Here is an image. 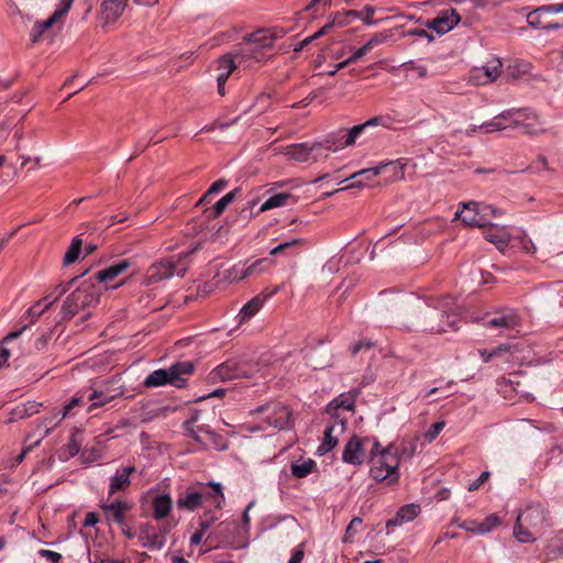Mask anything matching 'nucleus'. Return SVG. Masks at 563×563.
<instances>
[{
	"label": "nucleus",
	"mask_w": 563,
	"mask_h": 563,
	"mask_svg": "<svg viewBox=\"0 0 563 563\" xmlns=\"http://www.w3.org/2000/svg\"><path fill=\"white\" fill-rule=\"evenodd\" d=\"M389 35L387 33H376L366 42V44L369 45V49H372L375 46L385 43Z\"/></svg>",
	"instance_id": "nucleus-60"
},
{
	"label": "nucleus",
	"mask_w": 563,
	"mask_h": 563,
	"mask_svg": "<svg viewBox=\"0 0 563 563\" xmlns=\"http://www.w3.org/2000/svg\"><path fill=\"white\" fill-rule=\"evenodd\" d=\"M253 368L246 362L229 360L212 372L214 379L232 380L238 378L251 377Z\"/></svg>",
	"instance_id": "nucleus-9"
},
{
	"label": "nucleus",
	"mask_w": 563,
	"mask_h": 563,
	"mask_svg": "<svg viewBox=\"0 0 563 563\" xmlns=\"http://www.w3.org/2000/svg\"><path fill=\"white\" fill-rule=\"evenodd\" d=\"M134 466H125L111 477L109 485V496L119 492H124L131 484L130 476L135 472Z\"/></svg>",
	"instance_id": "nucleus-24"
},
{
	"label": "nucleus",
	"mask_w": 563,
	"mask_h": 563,
	"mask_svg": "<svg viewBox=\"0 0 563 563\" xmlns=\"http://www.w3.org/2000/svg\"><path fill=\"white\" fill-rule=\"evenodd\" d=\"M342 460L352 465H360L364 460V449L358 437H352L344 446Z\"/></svg>",
	"instance_id": "nucleus-19"
},
{
	"label": "nucleus",
	"mask_w": 563,
	"mask_h": 563,
	"mask_svg": "<svg viewBox=\"0 0 563 563\" xmlns=\"http://www.w3.org/2000/svg\"><path fill=\"white\" fill-rule=\"evenodd\" d=\"M345 129H339L334 132L329 133L322 142H319L321 152H336L339 150L349 147V145L345 144Z\"/></svg>",
	"instance_id": "nucleus-30"
},
{
	"label": "nucleus",
	"mask_w": 563,
	"mask_h": 563,
	"mask_svg": "<svg viewBox=\"0 0 563 563\" xmlns=\"http://www.w3.org/2000/svg\"><path fill=\"white\" fill-rule=\"evenodd\" d=\"M545 520L544 509L541 505L528 506L517 516L518 523L527 526V528H537Z\"/></svg>",
	"instance_id": "nucleus-18"
},
{
	"label": "nucleus",
	"mask_w": 563,
	"mask_h": 563,
	"mask_svg": "<svg viewBox=\"0 0 563 563\" xmlns=\"http://www.w3.org/2000/svg\"><path fill=\"white\" fill-rule=\"evenodd\" d=\"M530 529L531 528H527V526H523L522 523H518V521H516L514 534L519 542H531L534 540V538L532 537Z\"/></svg>",
	"instance_id": "nucleus-47"
},
{
	"label": "nucleus",
	"mask_w": 563,
	"mask_h": 563,
	"mask_svg": "<svg viewBox=\"0 0 563 563\" xmlns=\"http://www.w3.org/2000/svg\"><path fill=\"white\" fill-rule=\"evenodd\" d=\"M515 114L516 112L511 111V109L505 110L492 120L482 123L481 129H483L484 134H488L512 128L511 117Z\"/></svg>",
	"instance_id": "nucleus-20"
},
{
	"label": "nucleus",
	"mask_w": 563,
	"mask_h": 563,
	"mask_svg": "<svg viewBox=\"0 0 563 563\" xmlns=\"http://www.w3.org/2000/svg\"><path fill=\"white\" fill-rule=\"evenodd\" d=\"M67 451L69 456H75L80 451V443L77 441L75 435H71L67 443Z\"/></svg>",
	"instance_id": "nucleus-64"
},
{
	"label": "nucleus",
	"mask_w": 563,
	"mask_h": 563,
	"mask_svg": "<svg viewBox=\"0 0 563 563\" xmlns=\"http://www.w3.org/2000/svg\"><path fill=\"white\" fill-rule=\"evenodd\" d=\"M228 205L219 199L211 208H206L203 214L207 219H216L221 216L227 209Z\"/></svg>",
	"instance_id": "nucleus-48"
},
{
	"label": "nucleus",
	"mask_w": 563,
	"mask_h": 563,
	"mask_svg": "<svg viewBox=\"0 0 563 563\" xmlns=\"http://www.w3.org/2000/svg\"><path fill=\"white\" fill-rule=\"evenodd\" d=\"M333 25H335V20H331L328 24H325L322 29H320L318 32H316L313 35L308 36L302 41V44H309L313 40L320 37L321 35L325 34L328 30H330Z\"/></svg>",
	"instance_id": "nucleus-58"
},
{
	"label": "nucleus",
	"mask_w": 563,
	"mask_h": 563,
	"mask_svg": "<svg viewBox=\"0 0 563 563\" xmlns=\"http://www.w3.org/2000/svg\"><path fill=\"white\" fill-rule=\"evenodd\" d=\"M26 329L27 325L25 324L21 329L10 332L2 339V341L0 342V368L7 364L11 355L10 350L5 345L9 344L11 341L18 339Z\"/></svg>",
	"instance_id": "nucleus-37"
},
{
	"label": "nucleus",
	"mask_w": 563,
	"mask_h": 563,
	"mask_svg": "<svg viewBox=\"0 0 563 563\" xmlns=\"http://www.w3.org/2000/svg\"><path fill=\"white\" fill-rule=\"evenodd\" d=\"M285 155L298 163H312L328 157V154L321 152L319 142L311 145L307 143L291 144L286 147Z\"/></svg>",
	"instance_id": "nucleus-8"
},
{
	"label": "nucleus",
	"mask_w": 563,
	"mask_h": 563,
	"mask_svg": "<svg viewBox=\"0 0 563 563\" xmlns=\"http://www.w3.org/2000/svg\"><path fill=\"white\" fill-rule=\"evenodd\" d=\"M364 12H365V15L362 14V18L361 20L367 24V25H374V24H377V20H373V15L375 13V8L372 7V5H366L364 8Z\"/></svg>",
	"instance_id": "nucleus-61"
},
{
	"label": "nucleus",
	"mask_w": 563,
	"mask_h": 563,
	"mask_svg": "<svg viewBox=\"0 0 563 563\" xmlns=\"http://www.w3.org/2000/svg\"><path fill=\"white\" fill-rule=\"evenodd\" d=\"M131 260L124 258L111 266L97 272L91 278L95 283H108L124 273L131 266Z\"/></svg>",
	"instance_id": "nucleus-22"
},
{
	"label": "nucleus",
	"mask_w": 563,
	"mask_h": 563,
	"mask_svg": "<svg viewBox=\"0 0 563 563\" xmlns=\"http://www.w3.org/2000/svg\"><path fill=\"white\" fill-rule=\"evenodd\" d=\"M186 268L177 269L174 262L169 260H163L152 264L146 273L147 285L156 284L164 279H168L174 275L184 277Z\"/></svg>",
	"instance_id": "nucleus-12"
},
{
	"label": "nucleus",
	"mask_w": 563,
	"mask_h": 563,
	"mask_svg": "<svg viewBox=\"0 0 563 563\" xmlns=\"http://www.w3.org/2000/svg\"><path fill=\"white\" fill-rule=\"evenodd\" d=\"M543 14L544 13L542 11H539V8L529 12L527 14V22H528L529 26H531L533 29L543 30V27H544V22L542 21Z\"/></svg>",
	"instance_id": "nucleus-49"
},
{
	"label": "nucleus",
	"mask_w": 563,
	"mask_h": 563,
	"mask_svg": "<svg viewBox=\"0 0 563 563\" xmlns=\"http://www.w3.org/2000/svg\"><path fill=\"white\" fill-rule=\"evenodd\" d=\"M277 291V288L272 294H258L249 300L240 310V321L245 322L253 318L264 306L265 301Z\"/></svg>",
	"instance_id": "nucleus-25"
},
{
	"label": "nucleus",
	"mask_w": 563,
	"mask_h": 563,
	"mask_svg": "<svg viewBox=\"0 0 563 563\" xmlns=\"http://www.w3.org/2000/svg\"><path fill=\"white\" fill-rule=\"evenodd\" d=\"M199 492H203V499L210 501L216 508L221 509L225 497L222 490V485L217 482H209L207 484H198Z\"/></svg>",
	"instance_id": "nucleus-21"
},
{
	"label": "nucleus",
	"mask_w": 563,
	"mask_h": 563,
	"mask_svg": "<svg viewBox=\"0 0 563 563\" xmlns=\"http://www.w3.org/2000/svg\"><path fill=\"white\" fill-rule=\"evenodd\" d=\"M484 238L497 245V247L503 249L508 245L510 241V234L504 227H498L497 224H489L485 227Z\"/></svg>",
	"instance_id": "nucleus-28"
},
{
	"label": "nucleus",
	"mask_w": 563,
	"mask_h": 563,
	"mask_svg": "<svg viewBox=\"0 0 563 563\" xmlns=\"http://www.w3.org/2000/svg\"><path fill=\"white\" fill-rule=\"evenodd\" d=\"M302 242L303 241L301 239H292L290 241H286L284 243H280L279 245L275 246L274 249H272L269 252V255L275 256V255L282 254L295 246L301 245Z\"/></svg>",
	"instance_id": "nucleus-51"
},
{
	"label": "nucleus",
	"mask_w": 563,
	"mask_h": 563,
	"mask_svg": "<svg viewBox=\"0 0 563 563\" xmlns=\"http://www.w3.org/2000/svg\"><path fill=\"white\" fill-rule=\"evenodd\" d=\"M406 69L415 70L420 78H424L428 75V70L426 66L417 65L413 60H409L404 64Z\"/></svg>",
	"instance_id": "nucleus-55"
},
{
	"label": "nucleus",
	"mask_w": 563,
	"mask_h": 563,
	"mask_svg": "<svg viewBox=\"0 0 563 563\" xmlns=\"http://www.w3.org/2000/svg\"><path fill=\"white\" fill-rule=\"evenodd\" d=\"M333 25H335V20H331L328 24H325L322 29H320L318 32H316L313 35L308 36L302 41V44H309L313 40L320 37L321 35L325 34L328 30H330Z\"/></svg>",
	"instance_id": "nucleus-59"
},
{
	"label": "nucleus",
	"mask_w": 563,
	"mask_h": 563,
	"mask_svg": "<svg viewBox=\"0 0 563 563\" xmlns=\"http://www.w3.org/2000/svg\"><path fill=\"white\" fill-rule=\"evenodd\" d=\"M290 197L291 195L288 192L276 194L269 197L264 203H262L260 207V212H265L267 210L285 206Z\"/></svg>",
	"instance_id": "nucleus-40"
},
{
	"label": "nucleus",
	"mask_w": 563,
	"mask_h": 563,
	"mask_svg": "<svg viewBox=\"0 0 563 563\" xmlns=\"http://www.w3.org/2000/svg\"><path fill=\"white\" fill-rule=\"evenodd\" d=\"M316 466V462L311 459L305 460L302 462L292 463L290 466L291 474L297 478H303L309 475L313 467Z\"/></svg>",
	"instance_id": "nucleus-42"
},
{
	"label": "nucleus",
	"mask_w": 563,
	"mask_h": 563,
	"mask_svg": "<svg viewBox=\"0 0 563 563\" xmlns=\"http://www.w3.org/2000/svg\"><path fill=\"white\" fill-rule=\"evenodd\" d=\"M194 372L191 362H179L168 368H159L152 372L144 380L146 388L172 385L181 388L186 385Z\"/></svg>",
	"instance_id": "nucleus-5"
},
{
	"label": "nucleus",
	"mask_w": 563,
	"mask_h": 563,
	"mask_svg": "<svg viewBox=\"0 0 563 563\" xmlns=\"http://www.w3.org/2000/svg\"><path fill=\"white\" fill-rule=\"evenodd\" d=\"M202 500L203 492H199L196 486H192L178 496L176 506L180 510L195 511L201 506Z\"/></svg>",
	"instance_id": "nucleus-16"
},
{
	"label": "nucleus",
	"mask_w": 563,
	"mask_h": 563,
	"mask_svg": "<svg viewBox=\"0 0 563 563\" xmlns=\"http://www.w3.org/2000/svg\"><path fill=\"white\" fill-rule=\"evenodd\" d=\"M382 117H374L362 124H356L351 129H345V144L349 146L354 145L356 140L366 131V129L377 126L382 123Z\"/></svg>",
	"instance_id": "nucleus-31"
},
{
	"label": "nucleus",
	"mask_w": 563,
	"mask_h": 563,
	"mask_svg": "<svg viewBox=\"0 0 563 563\" xmlns=\"http://www.w3.org/2000/svg\"><path fill=\"white\" fill-rule=\"evenodd\" d=\"M107 515L108 520L113 521L123 528L125 522V514L131 509V506L122 500H115L111 504H104L101 506Z\"/></svg>",
	"instance_id": "nucleus-23"
},
{
	"label": "nucleus",
	"mask_w": 563,
	"mask_h": 563,
	"mask_svg": "<svg viewBox=\"0 0 563 563\" xmlns=\"http://www.w3.org/2000/svg\"><path fill=\"white\" fill-rule=\"evenodd\" d=\"M238 529V523L235 521H223L218 526V530L208 536V539H218L221 538L220 542L229 543V536L233 534Z\"/></svg>",
	"instance_id": "nucleus-38"
},
{
	"label": "nucleus",
	"mask_w": 563,
	"mask_h": 563,
	"mask_svg": "<svg viewBox=\"0 0 563 563\" xmlns=\"http://www.w3.org/2000/svg\"><path fill=\"white\" fill-rule=\"evenodd\" d=\"M88 399L90 401H92V405L89 408V411H90L92 407H100V406L106 405L107 402L110 401L111 398L107 397L102 391H100V393L93 391L89 395Z\"/></svg>",
	"instance_id": "nucleus-52"
},
{
	"label": "nucleus",
	"mask_w": 563,
	"mask_h": 563,
	"mask_svg": "<svg viewBox=\"0 0 563 563\" xmlns=\"http://www.w3.org/2000/svg\"><path fill=\"white\" fill-rule=\"evenodd\" d=\"M490 476V473L485 471L483 472L475 481H473L472 483L468 484V490L470 492H474L476 489H478L484 483H486L488 481Z\"/></svg>",
	"instance_id": "nucleus-56"
},
{
	"label": "nucleus",
	"mask_w": 563,
	"mask_h": 563,
	"mask_svg": "<svg viewBox=\"0 0 563 563\" xmlns=\"http://www.w3.org/2000/svg\"><path fill=\"white\" fill-rule=\"evenodd\" d=\"M369 45H367L366 43L357 48L349 58H347V63H351V64H354L356 63L358 59H361L363 56H365L368 52H369Z\"/></svg>",
	"instance_id": "nucleus-57"
},
{
	"label": "nucleus",
	"mask_w": 563,
	"mask_h": 563,
	"mask_svg": "<svg viewBox=\"0 0 563 563\" xmlns=\"http://www.w3.org/2000/svg\"><path fill=\"white\" fill-rule=\"evenodd\" d=\"M218 69L220 70L217 82L225 84L229 76L236 68L242 67L241 64L238 63V59L233 56L232 53L224 55L223 57L218 59Z\"/></svg>",
	"instance_id": "nucleus-32"
},
{
	"label": "nucleus",
	"mask_w": 563,
	"mask_h": 563,
	"mask_svg": "<svg viewBox=\"0 0 563 563\" xmlns=\"http://www.w3.org/2000/svg\"><path fill=\"white\" fill-rule=\"evenodd\" d=\"M277 40L275 32L271 30H257L251 33L232 52L238 63L249 68L253 63H261L272 56L274 42Z\"/></svg>",
	"instance_id": "nucleus-2"
},
{
	"label": "nucleus",
	"mask_w": 563,
	"mask_h": 563,
	"mask_svg": "<svg viewBox=\"0 0 563 563\" xmlns=\"http://www.w3.org/2000/svg\"><path fill=\"white\" fill-rule=\"evenodd\" d=\"M511 345L509 343H503L498 346L489 350V354L487 355V358H496V357H504L505 355H510ZM509 356L505 357V362H509Z\"/></svg>",
	"instance_id": "nucleus-50"
},
{
	"label": "nucleus",
	"mask_w": 563,
	"mask_h": 563,
	"mask_svg": "<svg viewBox=\"0 0 563 563\" xmlns=\"http://www.w3.org/2000/svg\"><path fill=\"white\" fill-rule=\"evenodd\" d=\"M55 300L56 299H51L47 296L32 306L27 311L31 317V322H35L55 302Z\"/></svg>",
	"instance_id": "nucleus-41"
},
{
	"label": "nucleus",
	"mask_w": 563,
	"mask_h": 563,
	"mask_svg": "<svg viewBox=\"0 0 563 563\" xmlns=\"http://www.w3.org/2000/svg\"><path fill=\"white\" fill-rule=\"evenodd\" d=\"M38 555L41 558H45L46 560H48L53 563H58L62 560V555L59 553L51 551V550L42 549L38 551Z\"/></svg>",
	"instance_id": "nucleus-63"
},
{
	"label": "nucleus",
	"mask_w": 563,
	"mask_h": 563,
	"mask_svg": "<svg viewBox=\"0 0 563 563\" xmlns=\"http://www.w3.org/2000/svg\"><path fill=\"white\" fill-rule=\"evenodd\" d=\"M503 63L499 58H492L481 67H474L470 73L468 81L473 85H488L500 75Z\"/></svg>",
	"instance_id": "nucleus-11"
},
{
	"label": "nucleus",
	"mask_w": 563,
	"mask_h": 563,
	"mask_svg": "<svg viewBox=\"0 0 563 563\" xmlns=\"http://www.w3.org/2000/svg\"><path fill=\"white\" fill-rule=\"evenodd\" d=\"M129 0H103L100 19L104 24L115 22L123 13Z\"/></svg>",
	"instance_id": "nucleus-17"
},
{
	"label": "nucleus",
	"mask_w": 563,
	"mask_h": 563,
	"mask_svg": "<svg viewBox=\"0 0 563 563\" xmlns=\"http://www.w3.org/2000/svg\"><path fill=\"white\" fill-rule=\"evenodd\" d=\"M443 428H444L443 421L433 423L429 428V430L424 433V438L428 440V442L434 441Z\"/></svg>",
	"instance_id": "nucleus-53"
},
{
	"label": "nucleus",
	"mask_w": 563,
	"mask_h": 563,
	"mask_svg": "<svg viewBox=\"0 0 563 563\" xmlns=\"http://www.w3.org/2000/svg\"><path fill=\"white\" fill-rule=\"evenodd\" d=\"M485 325L490 329H498L503 333L519 327L520 317L514 309L505 308L487 319Z\"/></svg>",
	"instance_id": "nucleus-14"
},
{
	"label": "nucleus",
	"mask_w": 563,
	"mask_h": 563,
	"mask_svg": "<svg viewBox=\"0 0 563 563\" xmlns=\"http://www.w3.org/2000/svg\"><path fill=\"white\" fill-rule=\"evenodd\" d=\"M100 289L91 278L85 279L64 300L62 319L70 320L80 310L96 306L99 302Z\"/></svg>",
	"instance_id": "nucleus-4"
},
{
	"label": "nucleus",
	"mask_w": 563,
	"mask_h": 563,
	"mask_svg": "<svg viewBox=\"0 0 563 563\" xmlns=\"http://www.w3.org/2000/svg\"><path fill=\"white\" fill-rule=\"evenodd\" d=\"M358 394L360 390L357 388L347 393L340 394L328 405L327 412L334 415L338 409L353 410Z\"/></svg>",
	"instance_id": "nucleus-26"
},
{
	"label": "nucleus",
	"mask_w": 563,
	"mask_h": 563,
	"mask_svg": "<svg viewBox=\"0 0 563 563\" xmlns=\"http://www.w3.org/2000/svg\"><path fill=\"white\" fill-rule=\"evenodd\" d=\"M59 19L58 15L54 12L48 19L44 21H36L34 23L33 30L30 33V40L31 42L37 43L41 38V36L49 29L52 27L57 20Z\"/></svg>",
	"instance_id": "nucleus-36"
},
{
	"label": "nucleus",
	"mask_w": 563,
	"mask_h": 563,
	"mask_svg": "<svg viewBox=\"0 0 563 563\" xmlns=\"http://www.w3.org/2000/svg\"><path fill=\"white\" fill-rule=\"evenodd\" d=\"M251 415L264 423V426L258 428L261 430H266L267 428L284 430L289 426L291 417L288 407L277 401L258 406L251 411Z\"/></svg>",
	"instance_id": "nucleus-6"
},
{
	"label": "nucleus",
	"mask_w": 563,
	"mask_h": 563,
	"mask_svg": "<svg viewBox=\"0 0 563 563\" xmlns=\"http://www.w3.org/2000/svg\"><path fill=\"white\" fill-rule=\"evenodd\" d=\"M539 11H542L544 14L561 13L563 12V3L541 5L539 7Z\"/></svg>",
	"instance_id": "nucleus-62"
},
{
	"label": "nucleus",
	"mask_w": 563,
	"mask_h": 563,
	"mask_svg": "<svg viewBox=\"0 0 563 563\" xmlns=\"http://www.w3.org/2000/svg\"><path fill=\"white\" fill-rule=\"evenodd\" d=\"M268 260L267 258H260L257 261H254L250 265L241 264L244 278L251 277L256 274H261L264 272L268 266Z\"/></svg>",
	"instance_id": "nucleus-44"
},
{
	"label": "nucleus",
	"mask_w": 563,
	"mask_h": 563,
	"mask_svg": "<svg viewBox=\"0 0 563 563\" xmlns=\"http://www.w3.org/2000/svg\"><path fill=\"white\" fill-rule=\"evenodd\" d=\"M519 245L520 247L526 252V253H529V254H533L536 252V246L532 242V240L526 234V233H522L519 238Z\"/></svg>",
	"instance_id": "nucleus-54"
},
{
	"label": "nucleus",
	"mask_w": 563,
	"mask_h": 563,
	"mask_svg": "<svg viewBox=\"0 0 563 563\" xmlns=\"http://www.w3.org/2000/svg\"><path fill=\"white\" fill-rule=\"evenodd\" d=\"M82 250V240L79 235L71 240L69 247L67 249L63 263L68 266L74 264L78 258Z\"/></svg>",
	"instance_id": "nucleus-39"
},
{
	"label": "nucleus",
	"mask_w": 563,
	"mask_h": 563,
	"mask_svg": "<svg viewBox=\"0 0 563 563\" xmlns=\"http://www.w3.org/2000/svg\"><path fill=\"white\" fill-rule=\"evenodd\" d=\"M460 308L452 297H445L438 301V306H431L419 298H413L411 303V324L409 330L418 329L423 332L442 333L448 329H457Z\"/></svg>",
	"instance_id": "nucleus-1"
},
{
	"label": "nucleus",
	"mask_w": 563,
	"mask_h": 563,
	"mask_svg": "<svg viewBox=\"0 0 563 563\" xmlns=\"http://www.w3.org/2000/svg\"><path fill=\"white\" fill-rule=\"evenodd\" d=\"M379 443L375 442L371 451L369 475L373 479L387 485L397 484L400 477L399 464L397 457L393 454V444L387 445L382 451L376 452Z\"/></svg>",
	"instance_id": "nucleus-3"
},
{
	"label": "nucleus",
	"mask_w": 563,
	"mask_h": 563,
	"mask_svg": "<svg viewBox=\"0 0 563 563\" xmlns=\"http://www.w3.org/2000/svg\"><path fill=\"white\" fill-rule=\"evenodd\" d=\"M393 444V454L397 457L398 464L402 460H410L417 451V442L415 440H402L399 444Z\"/></svg>",
	"instance_id": "nucleus-35"
},
{
	"label": "nucleus",
	"mask_w": 563,
	"mask_h": 563,
	"mask_svg": "<svg viewBox=\"0 0 563 563\" xmlns=\"http://www.w3.org/2000/svg\"><path fill=\"white\" fill-rule=\"evenodd\" d=\"M40 407H41V404H38L36 401H27L25 404L18 406L14 409L13 415L20 419L31 417L38 412Z\"/></svg>",
	"instance_id": "nucleus-45"
},
{
	"label": "nucleus",
	"mask_w": 563,
	"mask_h": 563,
	"mask_svg": "<svg viewBox=\"0 0 563 563\" xmlns=\"http://www.w3.org/2000/svg\"><path fill=\"white\" fill-rule=\"evenodd\" d=\"M404 167L405 165L400 159L389 161L387 163H382L376 167L358 170L351 175V178L364 176L366 179H373L378 175L388 174L389 179L395 181L404 178Z\"/></svg>",
	"instance_id": "nucleus-10"
},
{
	"label": "nucleus",
	"mask_w": 563,
	"mask_h": 563,
	"mask_svg": "<svg viewBox=\"0 0 563 563\" xmlns=\"http://www.w3.org/2000/svg\"><path fill=\"white\" fill-rule=\"evenodd\" d=\"M511 111L516 112L511 117L512 128H520L527 134H537L541 130L539 115L531 109L512 108Z\"/></svg>",
	"instance_id": "nucleus-13"
},
{
	"label": "nucleus",
	"mask_w": 563,
	"mask_h": 563,
	"mask_svg": "<svg viewBox=\"0 0 563 563\" xmlns=\"http://www.w3.org/2000/svg\"><path fill=\"white\" fill-rule=\"evenodd\" d=\"M153 518L162 520L166 518L172 510V498L168 494H161L153 498Z\"/></svg>",
	"instance_id": "nucleus-33"
},
{
	"label": "nucleus",
	"mask_w": 563,
	"mask_h": 563,
	"mask_svg": "<svg viewBox=\"0 0 563 563\" xmlns=\"http://www.w3.org/2000/svg\"><path fill=\"white\" fill-rule=\"evenodd\" d=\"M243 279H245V278L243 275L241 264L233 265L232 267L227 268L223 272H218L213 276V280L218 285L222 284V283L232 284V283H236V282H240Z\"/></svg>",
	"instance_id": "nucleus-34"
},
{
	"label": "nucleus",
	"mask_w": 563,
	"mask_h": 563,
	"mask_svg": "<svg viewBox=\"0 0 563 563\" xmlns=\"http://www.w3.org/2000/svg\"><path fill=\"white\" fill-rule=\"evenodd\" d=\"M500 525V519L497 515L493 514L487 516L483 521L478 522V534H485L493 531Z\"/></svg>",
	"instance_id": "nucleus-46"
},
{
	"label": "nucleus",
	"mask_w": 563,
	"mask_h": 563,
	"mask_svg": "<svg viewBox=\"0 0 563 563\" xmlns=\"http://www.w3.org/2000/svg\"><path fill=\"white\" fill-rule=\"evenodd\" d=\"M419 512L420 507L418 505H405L397 511V514L393 518L387 520L386 528L389 529L393 527L400 526L405 522H410L419 515Z\"/></svg>",
	"instance_id": "nucleus-27"
},
{
	"label": "nucleus",
	"mask_w": 563,
	"mask_h": 563,
	"mask_svg": "<svg viewBox=\"0 0 563 563\" xmlns=\"http://www.w3.org/2000/svg\"><path fill=\"white\" fill-rule=\"evenodd\" d=\"M488 212H493L490 206H479L478 202L463 203L461 211L455 212V218L461 219L468 227H486Z\"/></svg>",
	"instance_id": "nucleus-7"
},
{
	"label": "nucleus",
	"mask_w": 563,
	"mask_h": 563,
	"mask_svg": "<svg viewBox=\"0 0 563 563\" xmlns=\"http://www.w3.org/2000/svg\"><path fill=\"white\" fill-rule=\"evenodd\" d=\"M460 14L455 9L443 10L437 18L427 21L426 26L439 35L454 29L460 22Z\"/></svg>",
	"instance_id": "nucleus-15"
},
{
	"label": "nucleus",
	"mask_w": 563,
	"mask_h": 563,
	"mask_svg": "<svg viewBox=\"0 0 563 563\" xmlns=\"http://www.w3.org/2000/svg\"><path fill=\"white\" fill-rule=\"evenodd\" d=\"M345 429V422L340 421L339 424L330 426L325 429L322 443L319 445L317 453L324 455L338 444V438L333 434L336 430L342 433Z\"/></svg>",
	"instance_id": "nucleus-29"
},
{
	"label": "nucleus",
	"mask_w": 563,
	"mask_h": 563,
	"mask_svg": "<svg viewBox=\"0 0 563 563\" xmlns=\"http://www.w3.org/2000/svg\"><path fill=\"white\" fill-rule=\"evenodd\" d=\"M81 404V398H78V397H74L65 407H64V410L62 412V416L59 417V412H57L56 415H54V417L52 418H46L44 420V424L45 427L47 426H56L59 421H62L66 416H68L70 413V411L73 410V408H75L76 406H79Z\"/></svg>",
	"instance_id": "nucleus-43"
}]
</instances>
